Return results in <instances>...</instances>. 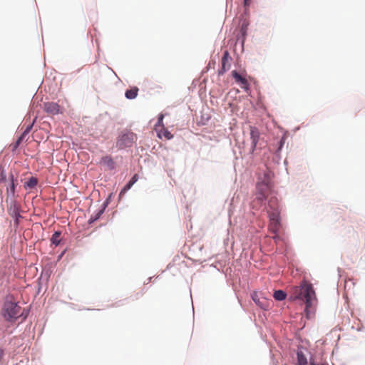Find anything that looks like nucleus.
I'll return each mask as SVG.
<instances>
[{
	"label": "nucleus",
	"instance_id": "obj_1",
	"mask_svg": "<svg viewBox=\"0 0 365 365\" xmlns=\"http://www.w3.org/2000/svg\"><path fill=\"white\" fill-rule=\"evenodd\" d=\"M291 297L293 299H301L306 304L305 311L308 313L314 302L317 300L312 284L303 281L299 286L292 288Z\"/></svg>",
	"mask_w": 365,
	"mask_h": 365
},
{
	"label": "nucleus",
	"instance_id": "obj_2",
	"mask_svg": "<svg viewBox=\"0 0 365 365\" xmlns=\"http://www.w3.org/2000/svg\"><path fill=\"white\" fill-rule=\"evenodd\" d=\"M2 315L7 321L14 322L21 317H23V319H25L27 314H24V309H22L17 303L6 301L2 309Z\"/></svg>",
	"mask_w": 365,
	"mask_h": 365
},
{
	"label": "nucleus",
	"instance_id": "obj_3",
	"mask_svg": "<svg viewBox=\"0 0 365 365\" xmlns=\"http://www.w3.org/2000/svg\"><path fill=\"white\" fill-rule=\"evenodd\" d=\"M256 191L265 194L267 195H271V187L269 185V174L265 173L264 178L262 181H259L257 183Z\"/></svg>",
	"mask_w": 365,
	"mask_h": 365
},
{
	"label": "nucleus",
	"instance_id": "obj_4",
	"mask_svg": "<svg viewBox=\"0 0 365 365\" xmlns=\"http://www.w3.org/2000/svg\"><path fill=\"white\" fill-rule=\"evenodd\" d=\"M269 230L276 234L280 228V215H278L277 212L269 214Z\"/></svg>",
	"mask_w": 365,
	"mask_h": 365
},
{
	"label": "nucleus",
	"instance_id": "obj_5",
	"mask_svg": "<svg viewBox=\"0 0 365 365\" xmlns=\"http://www.w3.org/2000/svg\"><path fill=\"white\" fill-rule=\"evenodd\" d=\"M259 137L260 133L259 130L256 127H250L251 153H253L257 149V145L259 142Z\"/></svg>",
	"mask_w": 365,
	"mask_h": 365
},
{
	"label": "nucleus",
	"instance_id": "obj_6",
	"mask_svg": "<svg viewBox=\"0 0 365 365\" xmlns=\"http://www.w3.org/2000/svg\"><path fill=\"white\" fill-rule=\"evenodd\" d=\"M135 138V136L133 133L123 135L118 141V145L120 148L130 147Z\"/></svg>",
	"mask_w": 365,
	"mask_h": 365
},
{
	"label": "nucleus",
	"instance_id": "obj_7",
	"mask_svg": "<svg viewBox=\"0 0 365 365\" xmlns=\"http://www.w3.org/2000/svg\"><path fill=\"white\" fill-rule=\"evenodd\" d=\"M268 214L277 212L280 215L279 205L277 198L275 196L271 195L268 201Z\"/></svg>",
	"mask_w": 365,
	"mask_h": 365
},
{
	"label": "nucleus",
	"instance_id": "obj_8",
	"mask_svg": "<svg viewBox=\"0 0 365 365\" xmlns=\"http://www.w3.org/2000/svg\"><path fill=\"white\" fill-rule=\"evenodd\" d=\"M44 110L49 115H57L60 113V107L56 103L47 102L43 105Z\"/></svg>",
	"mask_w": 365,
	"mask_h": 365
},
{
	"label": "nucleus",
	"instance_id": "obj_9",
	"mask_svg": "<svg viewBox=\"0 0 365 365\" xmlns=\"http://www.w3.org/2000/svg\"><path fill=\"white\" fill-rule=\"evenodd\" d=\"M251 297L255 303L262 309H266L268 307L267 302L265 299L261 298L258 292H253L251 294Z\"/></svg>",
	"mask_w": 365,
	"mask_h": 365
},
{
	"label": "nucleus",
	"instance_id": "obj_10",
	"mask_svg": "<svg viewBox=\"0 0 365 365\" xmlns=\"http://www.w3.org/2000/svg\"><path fill=\"white\" fill-rule=\"evenodd\" d=\"M232 77L235 78V81L242 85V88L247 89L248 87L247 80L240 75L236 71H232Z\"/></svg>",
	"mask_w": 365,
	"mask_h": 365
},
{
	"label": "nucleus",
	"instance_id": "obj_11",
	"mask_svg": "<svg viewBox=\"0 0 365 365\" xmlns=\"http://www.w3.org/2000/svg\"><path fill=\"white\" fill-rule=\"evenodd\" d=\"M297 365H307V359L304 353L303 347L299 346L297 349Z\"/></svg>",
	"mask_w": 365,
	"mask_h": 365
},
{
	"label": "nucleus",
	"instance_id": "obj_12",
	"mask_svg": "<svg viewBox=\"0 0 365 365\" xmlns=\"http://www.w3.org/2000/svg\"><path fill=\"white\" fill-rule=\"evenodd\" d=\"M101 164L106 166L109 170H113L115 168V162L110 155L103 157L101 160Z\"/></svg>",
	"mask_w": 365,
	"mask_h": 365
},
{
	"label": "nucleus",
	"instance_id": "obj_13",
	"mask_svg": "<svg viewBox=\"0 0 365 365\" xmlns=\"http://www.w3.org/2000/svg\"><path fill=\"white\" fill-rule=\"evenodd\" d=\"M138 93V88L137 87H133L129 90L125 91V97L128 99H134L137 97Z\"/></svg>",
	"mask_w": 365,
	"mask_h": 365
},
{
	"label": "nucleus",
	"instance_id": "obj_14",
	"mask_svg": "<svg viewBox=\"0 0 365 365\" xmlns=\"http://www.w3.org/2000/svg\"><path fill=\"white\" fill-rule=\"evenodd\" d=\"M256 197L254 200L253 203H257L259 205H262L264 203V201L266 200V198L268 197V195L258 192L256 191L255 193Z\"/></svg>",
	"mask_w": 365,
	"mask_h": 365
},
{
	"label": "nucleus",
	"instance_id": "obj_15",
	"mask_svg": "<svg viewBox=\"0 0 365 365\" xmlns=\"http://www.w3.org/2000/svg\"><path fill=\"white\" fill-rule=\"evenodd\" d=\"M11 184L10 188H7V197H14L15 194V183L13 175L10 176Z\"/></svg>",
	"mask_w": 365,
	"mask_h": 365
},
{
	"label": "nucleus",
	"instance_id": "obj_16",
	"mask_svg": "<svg viewBox=\"0 0 365 365\" xmlns=\"http://www.w3.org/2000/svg\"><path fill=\"white\" fill-rule=\"evenodd\" d=\"M228 56H229V53L227 51H225L224 53V55L222 58V69L221 71H220V74H222L223 73H225L226 71V65L228 62Z\"/></svg>",
	"mask_w": 365,
	"mask_h": 365
},
{
	"label": "nucleus",
	"instance_id": "obj_17",
	"mask_svg": "<svg viewBox=\"0 0 365 365\" xmlns=\"http://www.w3.org/2000/svg\"><path fill=\"white\" fill-rule=\"evenodd\" d=\"M61 232H55L51 238V242H52V244L55 245L56 246L58 245L61 242Z\"/></svg>",
	"mask_w": 365,
	"mask_h": 365
},
{
	"label": "nucleus",
	"instance_id": "obj_18",
	"mask_svg": "<svg viewBox=\"0 0 365 365\" xmlns=\"http://www.w3.org/2000/svg\"><path fill=\"white\" fill-rule=\"evenodd\" d=\"M273 297L276 300L282 301L286 298L287 294L282 290H277L274 292Z\"/></svg>",
	"mask_w": 365,
	"mask_h": 365
},
{
	"label": "nucleus",
	"instance_id": "obj_19",
	"mask_svg": "<svg viewBox=\"0 0 365 365\" xmlns=\"http://www.w3.org/2000/svg\"><path fill=\"white\" fill-rule=\"evenodd\" d=\"M38 180L36 178L31 177L24 185L25 188H34L36 186Z\"/></svg>",
	"mask_w": 365,
	"mask_h": 365
},
{
	"label": "nucleus",
	"instance_id": "obj_20",
	"mask_svg": "<svg viewBox=\"0 0 365 365\" xmlns=\"http://www.w3.org/2000/svg\"><path fill=\"white\" fill-rule=\"evenodd\" d=\"M158 135L160 137H161V135H163L168 140H170L173 137L171 133L168 131L165 127L162 128Z\"/></svg>",
	"mask_w": 365,
	"mask_h": 365
},
{
	"label": "nucleus",
	"instance_id": "obj_21",
	"mask_svg": "<svg viewBox=\"0 0 365 365\" xmlns=\"http://www.w3.org/2000/svg\"><path fill=\"white\" fill-rule=\"evenodd\" d=\"M133 185L131 184L130 182H128L125 186L121 190L120 192V197L122 196L123 195H124L127 191H128L131 187L133 186Z\"/></svg>",
	"mask_w": 365,
	"mask_h": 365
},
{
	"label": "nucleus",
	"instance_id": "obj_22",
	"mask_svg": "<svg viewBox=\"0 0 365 365\" xmlns=\"http://www.w3.org/2000/svg\"><path fill=\"white\" fill-rule=\"evenodd\" d=\"M133 185L131 184L130 182H128L125 186L121 190L120 192V197L122 196L123 195H124L127 191H128L131 187L133 186Z\"/></svg>",
	"mask_w": 365,
	"mask_h": 365
},
{
	"label": "nucleus",
	"instance_id": "obj_23",
	"mask_svg": "<svg viewBox=\"0 0 365 365\" xmlns=\"http://www.w3.org/2000/svg\"><path fill=\"white\" fill-rule=\"evenodd\" d=\"M163 118H164V115L163 113H160L158 116V123H156L155 127H159V126H160L162 128L164 127Z\"/></svg>",
	"mask_w": 365,
	"mask_h": 365
},
{
	"label": "nucleus",
	"instance_id": "obj_24",
	"mask_svg": "<svg viewBox=\"0 0 365 365\" xmlns=\"http://www.w3.org/2000/svg\"><path fill=\"white\" fill-rule=\"evenodd\" d=\"M31 126L27 128V129L24 131V133L20 136V138L17 140L16 144L17 145L20 144L21 141L23 140L24 135L30 131Z\"/></svg>",
	"mask_w": 365,
	"mask_h": 365
},
{
	"label": "nucleus",
	"instance_id": "obj_25",
	"mask_svg": "<svg viewBox=\"0 0 365 365\" xmlns=\"http://www.w3.org/2000/svg\"><path fill=\"white\" fill-rule=\"evenodd\" d=\"M6 175L5 172L3 170H0V182H4L6 180Z\"/></svg>",
	"mask_w": 365,
	"mask_h": 365
},
{
	"label": "nucleus",
	"instance_id": "obj_26",
	"mask_svg": "<svg viewBox=\"0 0 365 365\" xmlns=\"http://www.w3.org/2000/svg\"><path fill=\"white\" fill-rule=\"evenodd\" d=\"M138 174H135L132 178L130 180L129 182H130L131 184L134 185L138 180Z\"/></svg>",
	"mask_w": 365,
	"mask_h": 365
},
{
	"label": "nucleus",
	"instance_id": "obj_27",
	"mask_svg": "<svg viewBox=\"0 0 365 365\" xmlns=\"http://www.w3.org/2000/svg\"><path fill=\"white\" fill-rule=\"evenodd\" d=\"M309 361H310V365H325V364H316L314 363V361L312 360V358H310Z\"/></svg>",
	"mask_w": 365,
	"mask_h": 365
},
{
	"label": "nucleus",
	"instance_id": "obj_28",
	"mask_svg": "<svg viewBox=\"0 0 365 365\" xmlns=\"http://www.w3.org/2000/svg\"><path fill=\"white\" fill-rule=\"evenodd\" d=\"M244 4H245V6H249L250 0H244Z\"/></svg>",
	"mask_w": 365,
	"mask_h": 365
},
{
	"label": "nucleus",
	"instance_id": "obj_29",
	"mask_svg": "<svg viewBox=\"0 0 365 365\" xmlns=\"http://www.w3.org/2000/svg\"><path fill=\"white\" fill-rule=\"evenodd\" d=\"M3 351L0 350V360L1 359L2 356H3Z\"/></svg>",
	"mask_w": 365,
	"mask_h": 365
}]
</instances>
